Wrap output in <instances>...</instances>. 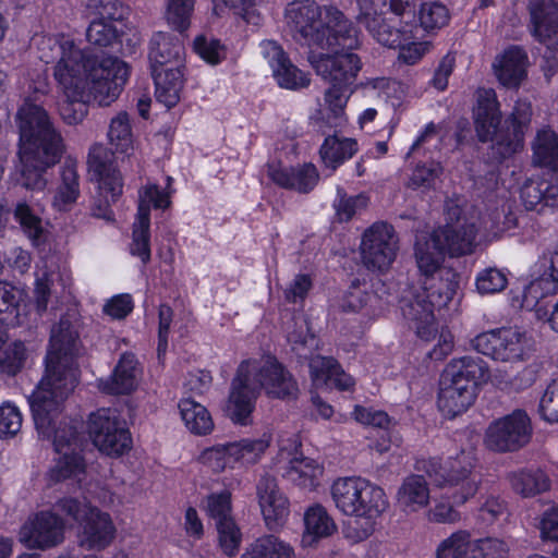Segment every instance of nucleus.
<instances>
[{
    "label": "nucleus",
    "instance_id": "41",
    "mask_svg": "<svg viewBox=\"0 0 558 558\" xmlns=\"http://www.w3.org/2000/svg\"><path fill=\"white\" fill-rule=\"evenodd\" d=\"M356 151L355 140L331 135L325 138L319 154L324 165L333 171L345 160L352 158Z\"/></svg>",
    "mask_w": 558,
    "mask_h": 558
},
{
    "label": "nucleus",
    "instance_id": "1",
    "mask_svg": "<svg viewBox=\"0 0 558 558\" xmlns=\"http://www.w3.org/2000/svg\"><path fill=\"white\" fill-rule=\"evenodd\" d=\"M75 340L76 333L68 319H61L51 329L46 374L28 398L38 434L52 439L54 450L60 456L51 470V477L57 482L78 477L85 469L81 456L86 441L83 423L71 422L54 426L63 401L77 384Z\"/></svg>",
    "mask_w": 558,
    "mask_h": 558
},
{
    "label": "nucleus",
    "instance_id": "35",
    "mask_svg": "<svg viewBox=\"0 0 558 558\" xmlns=\"http://www.w3.org/2000/svg\"><path fill=\"white\" fill-rule=\"evenodd\" d=\"M445 251L450 255H464L472 253L476 236L474 225L453 226L447 225L434 231Z\"/></svg>",
    "mask_w": 558,
    "mask_h": 558
},
{
    "label": "nucleus",
    "instance_id": "45",
    "mask_svg": "<svg viewBox=\"0 0 558 558\" xmlns=\"http://www.w3.org/2000/svg\"><path fill=\"white\" fill-rule=\"evenodd\" d=\"M288 341L292 351L301 359L307 360L318 349V339L304 318L294 322V329L288 332Z\"/></svg>",
    "mask_w": 558,
    "mask_h": 558
},
{
    "label": "nucleus",
    "instance_id": "9",
    "mask_svg": "<svg viewBox=\"0 0 558 558\" xmlns=\"http://www.w3.org/2000/svg\"><path fill=\"white\" fill-rule=\"evenodd\" d=\"M88 168L98 181V193L92 206L96 218L113 221L111 204L122 195L123 181L116 165L114 154L101 144H95L88 154Z\"/></svg>",
    "mask_w": 558,
    "mask_h": 558
},
{
    "label": "nucleus",
    "instance_id": "55",
    "mask_svg": "<svg viewBox=\"0 0 558 558\" xmlns=\"http://www.w3.org/2000/svg\"><path fill=\"white\" fill-rule=\"evenodd\" d=\"M118 37L117 28L110 22L94 20L86 29V39L90 45L108 47Z\"/></svg>",
    "mask_w": 558,
    "mask_h": 558
},
{
    "label": "nucleus",
    "instance_id": "4",
    "mask_svg": "<svg viewBox=\"0 0 558 558\" xmlns=\"http://www.w3.org/2000/svg\"><path fill=\"white\" fill-rule=\"evenodd\" d=\"M320 9L313 0H292L287 4L284 19L293 39L310 49L341 46L356 49L360 45L357 29L335 7L325 9L322 22Z\"/></svg>",
    "mask_w": 558,
    "mask_h": 558
},
{
    "label": "nucleus",
    "instance_id": "36",
    "mask_svg": "<svg viewBox=\"0 0 558 558\" xmlns=\"http://www.w3.org/2000/svg\"><path fill=\"white\" fill-rule=\"evenodd\" d=\"M304 524L303 546H312L318 539L331 536L337 531L333 519L320 505H314L306 510Z\"/></svg>",
    "mask_w": 558,
    "mask_h": 558
},
{
    "label": "nucleus",
    "instance_id": "64",
    "mask_svg": "<svg viewBox=\"0 0 558 558\" xmlns=\"http://www.w3.org/2000/svg\"><path fill=\"white\" fill-rule=\"evenodd\" d=\"M22 426V415L19 409L11 403L0 407V437H12Z\"/></svg>",
    "mask_w": 558,
    "mask_h": 558
},
{
    "label": "nucleus",
    "instance_id": "17",
    "mask_svg": "<svg viewBox=\"0 0 558 558\" xmlns=\"http://www.w3.org/2000/svg\"><path fill=\"white\" fill-rule=\"evenodd\" d=\"M531 117V104L525 100H518L511 114L505 122L507 128L500 130L499 135L496 137V143L492 144V157L496 161H501L521 149Z\"/></svg>",
    "mask_w": 558,
    "mask_h": 558
},
{
    "label": "nucleus",
    "instance_id": "57",
    "mask_svg": "<svg viewBox=\"0 0 558 558\" xmlns=\"http://www.w3.org/2000/svg\"><path fill=\"white\" fill-rule=\"evenodd\" d=\"M54 509L81 525L95 507L90 506L86 499L63 497L56 502Z\"/></svg>",
    "mask_w": 558,
    "mask_h": 558
},
{
    "label": "nucleus",
    "instance_id": "25",
    "mask_svg": "<svg viewBox=\"0 0 558 558\" xmlns=\"http://www.w3.org/2000/svg\"><path fill=\"white\" fill-rule=\"evenodd\" d=\"M520 197L526 210L542 213L558 206V175L530 178L521 186Z\"/></svg>",
    "mask_w": 558,
    "mask_h": 558
},
{
    "label": "nucleus",
    "instance_id": "58",
    "mask_svg": "<svg viewBox=\"0 0 558 558\" xmlns=\"http://www.w3.org/2000/svg\"><path fill=\"white\" fill-rule=\"evenodd\" d=\"M507 275L498 268H487L476 277V289L481 294H493L502 291L507 286Z\"/></svg>",
    "mask_w": 558,
    "mask_h": 558
},
{
    "label": "nucleus",
    "instance_id": "21",
    "mask_svg": "<svg viewBox=\"0 0 558 558\" xmlns=\"http://www.w3.org/2000/svg\"><path fill=\"white\" fill-rule=\"evenodd\" d=\"M530 33L539 43L554 46L558 40V7L555 0H527Z\"/></svg>",
    "mask_w": 558,
    "mask_h": 558
},
{
    "label": "nucleus",
    "instance_id": "43",
    "mask_svg": "<svg viewBox=\"0 0 558 558\" xmlns=\"http://www.w3.org/2000/svg\"><path fill=\"white\" fill-rule=\"evenodd\" d=\"M533 160L535 163L558 168V136L551 130H541L533 142Z\"/></svg>",
    "mask_w": 558,
    "mask_h": 558
},
{
    "label": "nucleus",
    "instance_id": "16",
    "mask_svg": "<svg viewBox=\"0 0 558 558\" xmlns=\"http://www.w3.org/2000/svg\"><path fill=\"white\" fill-rule=\"evenodd\" d=\"M267 447L268 442L263 439H242L207 448L202 452L199 459L213 471L220 472L238 461L255 462Z\"/></svg>",
    "mask_w": 558,
    "mask_h": 558
},
{
    "label": "nucleus",
    "instance_id": "3",
    "mask_svg": "<svg viewBox=\"0 0 558 558\" xmlns=\"http://www.w3.org/2000/svg\"><path fill=\"white\" fill-rule=\"evenodd\" d=\"M49 90L45 73L36 72L28 83V93L16 113L20 131L19 158L21 184L29 190L46 186L44 172L59 161L63 153L61 134L56 130L46 110L36 100Z\"/></svg>",
    "mask_w": 558,
    "mask_h": 558
},
{
    "label": "nucleus",
    "instance_id": "26",
    "mask_svg": "<svg viewBox=\"0 0 558 558\" xmlns=\"http://www.w3.org/2000/svg\"><path fill=\"white\" fill-rule=\"evenodd\" d=\"M267 173L277 185L300 193H308L312 191L319 178L316 167L312 163L290 168L269 163Z\"/></svg>",
    "mask_w": 558,
    "mask_h": 558
},
{
    "label": "nucleus",
    "instance_id": "42",
    "mask_svg": "<svg viewBox=\"0 0 558 558\" xmlns=\"http://www.w3.org/2000/svg\"><path fill=\"white\" fill-rule=\"evenodd\" d=\"M179 410L185 426L196 435H206L214 428V422L208 410L193 399L180 401Z\"/></svg>",
    "mask_w": 558,
    "mask_h": 558
},
{
    "label": "nucleus",
    "instance_id": "44",
    "mask_svg": "<svg viewBox=\"0 0 558 558\" xmlns=\"http://www.w3.org/2000/svg\"><path fill=\"white\" fill-rule=\"evenodd\" d=\"M322 469L311 458H293L284 474L287 478L302 488L313 489L317 485Z\"/></svg>",
    "mask_w": 558,
    "mask_h": 558
},
{
    "label": "nucleus",
    "instance_id": "56",
    "mask_svg": "<svg viewBox=\"0 0 558 558\" xmlns=\"http://www.w3.org/2000/svg\"><path fill=\"white\" fill-rule=\"evenodd\" d=\"M441 173L442 167L439 162L417 163L410 178L409 186L412 189H430Z\"/></svg>",
    "mask_w": 558,
    "mask_h": 558
},
{
    "label": "nucleus",
    "instance_id": "2",
    "mask_svg": "<svg viewBox=\"0 0 558 558\" xmlns=\"http://www.w3.org/2000/svg\"><path fill=\"white\" fill-rule=\"evenodd\" d=\"M40 45L43 49L56 51L51 56H40L46 63L59 57L53 76L64 96L59 110L65 123H81L90 100L106 107L119 97L129 76L125 62L104 52L83 51L71 40L58 43L53 38H43Z\"/></svg>",
    "mask_w": 558,
    "mask_h": 558
},
{
    "label": "nucleus",
    "instance_id": "6",
    "mask_svg": "<svg viewBox=\"0 0 558 558\" xmlns=\"http://www.w3.org/2000/svg\"><path fill=\"white\" fill-rule=\"evenodd\" d=\"M332 53L308 52L307 60L329 87L326 89L324 100L336 120L341 119L350 96L353 94L361 60L353 49H344L341 46L325 48Z\"/></svg>",
    "mask_w": 558,
    "mask_h": 558
},
{
    "label": "nucleus",
    "instance_id": "48",
    "mask_svg": "<svg viewBox=\"0 0 558 558\" xmlns=\"http://www.w3.org/2000/svg\"><path fill=\"white\" fill-rule=\"evenodd\" d=\"M108 138L110 144L120 153H128L132 148L133 134L130 117L126 112H119L111 119Z\"/></svg>",
    "mask_w": 558,
    "mask_h": 558
},
{
    "label": "nucleus",
    "instance_id": "28",
    "mask_svg": "<svg viewBox=\"0 0 558 558\" xmlns=\"http://www.w3.org/2000/svg\"><path fill=\"white\" fill-rule=\"evenodd\" d=\"M183 58L184 46L177 36L166 32H157L151 36L148 50L151 72L182 63Z\"/></svg>",
    "mask_w": 558,
    "mask_h": 558
},
{
    "label": "nucleus",
    "instance_id": "32",
    "mask_svg": "<svg viewBox=\"0 0 558 558\" xmlns=\"http://www.w3.org/2000/svg\"><path fill=\"white\" fill-rule=\"evenodd\" d=\"M151 75L156 85V98L167 108L174 107L180 100L184 84L183 62L154 70Z\"/></svg>",
    "mask_w": 558,
    "mask_h": 558
},
{
    "label": "nucleus",
    "instance_id": "47",
    "mask_svg": "<svg viewBox=\"0 0 558 558\" xmlns=\"http://www.w3.org/2000/svg\"><path fill=\"white\" fill-rule=\"evenodd\" d=\"M195 0H167L166 21L175 31L183 33L191 24Z\"/></svg>",
    "mask_w": 558,
    "mask_h": 558
},
{
    "label": "nucleus",
    "instance_id": "5",
    "mask_svg": "<svg viewBox=\"0 0 558 558\" xmlns=\"http://www.w3.org/2000/svg\"><path fill=\"white\" fill-rule=\"evenodd\" d=\"M331 496L342 513L354 517L344 525V536L353 543L369 537L386 508L384 490L364 478L344 477L332 484Z\"/></svg>",
    "mask_w": 558,
    "mask_h": 558
},
{
    "label": "nucleus",
    "instance_id": "8",
    "mask_svg": "<svg viewBox=\"0 0 558 558\" xmlns=\"http://www.w3.org/2000/svg\"><path fill=\"white\" fill-rule=\"evenodd\" d=\"M474 458L470 452L461 451L442 462L438 458L420 459L415 470L423 472L438 488L452 489L456 504H464L478 489V475L474 472Z\"/></svg>",
    "mask_w": 558,
    "mask_h": 558
},
{
    "label": "nucleus",
    "instance_id": "27",
    "mask_svg": "<svg viewBox=\"0 0 558 558\" xmlns=\"http://www.w3.org/2000/svg\"><path fill=\"white\" fill-rule=\"evenodd\" d=\"M401 303L402 314L411 323L416 335L423 340H429L437 331L434 308L429 302L417 291L409 298L404 296Z\"/></svg>",
    "mask_w": 558,
    "mask_h": 558
},
{
    "label": "nucleus",
    "instance_id": "34",
    "mask_svg": "<svg viewBox=\"0 0 558 558\" xmlns=\"http://www.w3.org/2000/svg\"><path fill=\"white\" fill-rule=\"evenodd\" d=\"M429 502V488L423 475L407 476L397 493V504L404 512H416Z\"/></svg>",
    "mask_w": 558,
    "mask_h": 558
},
{
    "label": "nucleus",
    "instance_id": "23",
    "mask_svg": "<svg viewBox=\"0 0 558 558\" xmlns=\"http://www.w3.org/2000/svg\"><path fill=\"white\" fill-rule=\"evenodd\" d=\"M257 373V383L260 389L274 398L292 400L299 395V387L293 376L281 364L268 361L262 367L251 362Z\"/></svg>",
    "mask_w": 558,
    "mask_h": 558
},
{
    "label": "nucleus",
    "instance_id": "50",
    "mask_svg": "<svg viewBox=\"0 0 558 558\" xmlns=\"http://www.w3.org/2000/svg\"><path fill=\"white\" fill-rule=\"evenodd\" d=\"M418 21L425 32L433 33L448 24L449 11L439 2H424L418 10Z\"/></svg>",
    "mask_w": 558,
    "mask_h": 558
},
{
    "label": "nucleus",
    "instance_id": "29",
    "mask_svg": "<svg viewBox=\"0 0 558 558\" xmlns=\"http://www.w3.org/2000/svg\"><path fill=\"white\" fill-rule=\"evenodd\" d=\"M435 232L421 233L414 244V257L418 271L425 278L440 270L446 251Z\"/></svg>",
    "mask_w": 558,
    "mask_h": 558
},
{
    "label": "nucleus",
    "instance_id": "63",
    "mask_svg": "<svg viewBox=\"0 0 558 558\" xmlns=\"http://www.w3.org/2000/svg\"><path fill=\"white\" fill-rule=\"evenodd\" d=\"M194 51L206 62L217 64L221 61L223 48L219 40L199 35L194 40Z\"/></svg>",
    "mask_w": 558,
    "mask_h": 558
},
{
    "label": "nucleus",
    "instance_id": "59",
    "mask_svg": "<svg viewBox=\"0 0 558 558\" xmlns=\"http://www.w3.org/2000/svg\"><path fill=\"white\" fill-rule=\"evenodd\" d=\"M206 510L208 515L216 521V525L233 519L231 515V494L223 490L209 495L206 499Z\"/></svg>",
    "mask_w": 558,
    "mask_h": 558
},
{
    "label": "nucleus",
    "instance_id": "18",
    "mask_svg": "<svg viewBox=\"0 0 558 558\" xmlns=\"http://www.w3.org/2000/svg\"><path fill=\"white\" fill-rule=\"evenodd\" d=\"M21 542L32 549H48L64 539V522L56 513L41 511L21 529Z\"/></svg>",
    "mask_w": 558,
    "mask_h": 558
},
{
    "label": "nucleus",
    "instance_id": "24",
    "mask_svg": "<svg viewBox=\"0 0 558 558\" xmlns=\"http://www.w3.org/2000/svg\"><path fill=\"white\" fill-rule=\"evenodd\" d=\"M116 532V526L109 513L95 507L81 524L78 544L88 550H102L112 543Z\"/></svg>",
    "mask_w": 558,
    "mask_h": 558
},
{
    "label": "nucleus",
    "instance_id": "20",
    "mask_svg": "<svg viewBox=\"0 0 558 558\" xmlns=\"http://www.w3.org/2000/svg\"><path fill=\"white\" fill-rule=\"evenodd\" d=\"M476 106L473 109L475 131L481 142L496 143L501 129V111L496 92L481 87L475 93Z\"/></svg>",
    "mask_w": 558,
    "mask_h": 558
},
{
    "label": "nucleus",
    "instance_id": "54",
    "mask_svg": "<svg viewBox=\"0 0 558 558\" xmlns=\"http://www.w3.org/2000/svg\"><path fill=\"white\" fill-rule=\"evenodd\" d=\"M218 532L219 546L222 551L229 556H234L240 548L242 534L234 520H227L216 525Z\"/></svg>",
    "mask_w": 558,
    "mask_h": 558
},
{
    "label": "nucleus",
    "instance_id": "22",
    "mask_svg": "<svg viewBox=\"0 0 558 558\" xmlns=\"http://www.w3.org/2000/svg\"><path fill=\"white\" fill-rule=\"evenodd\" d=\"M256 494L267 527L276 530L283 523L289 513L288 499L278 488L276 478L269 474L259 478L256 485Z\"/></svg>",
    "mask_w": 558,
    "mask_h": 558
},
{
    "label": "nucleus",
    "instance_id": "33",
    "mask_svg": "<svg viewBox=\"0 0 558 558\" xmlns=\"http://www.w3.org/2000/svg\"><path fill=\"white\" fill-rule=\"evenodd\" d=\"M366 27L369 34L381 45L389 48H397L403 41L413 38L412 31L405 27L399 28L393 20L387 19L381 14L374 16L366 15L365 22L361 23Z\"/></svg>",
    "mask_w": 558,
    "mask_h": 558
},
{
    "label": "nucleus",
    "instance_id": "51",
    "mask_svg": "<svg viewBox=\"0 0 558 558\" xmlns=\"http://www.w3.org/2000/svg\"><path fill=\"white\" fill-rule=\"evenodd\" d=\"M25 361V348L22 342L7 344L0 338V372L15 375Z\"/></svg>",
    "mask_w": 558,
    "mask_h": 558
},
{
    "label": "nucleus",
    "instance_id": "10",
    "mask_svg": "<svg viewBox=\"0 0 558 558\" xmlns=\"http://www.w3.org/2000/svg\"><path fill=\"white\" fill-rule=\"evenodd\" d=\"M478 353L500 362H521L532 352L530 338L519 329H497L482 332L471 340Z\"/></svg>",
    "mask_w": 558,
    "mask_h": 558
},
{
    "label": "nucleus",
    "instance_id": "62",
    "mask_svg": "<svg viewBox=\"0 0 558 558\" xmlns=\"http://www.w3.org/2000/svg\"><path fill=\"white\" fill-rule=\"evenodd\" d=\"M308 360L311 377L316 386L326 385L331 373L339 365L335 359L322 355H312Z\"/></svg>",
    "mask_w": 558,
    "mask_h": 558
},
{
    "label": "nucleus",
    "instance_id": "12",
    "mask_svg": "<svg viewBox=\"0 0 558 558\" xmlns=\"http://www.w3.org/2000/svg\"><path fill=\"white\" fill-rule=\"evenodd\" d=\"M88 433L94 445L107 456L119 457L131 449V434L117 410L99 409L90 414Z\"/></svg>",
    "mask_w": 558,
    "mask_h": 558
},
{
    "label": "nucleus",
    "instance_id": "11",
    "mask_svg": "<svg viewBox=\"0 0 558 558\" xmlns=\"http://www.w3.org/2000/svg\"><path fill=\"white\" fill-rule=\"evenodd\" d=\"M256 369L251 361H243L231 381L230 393L223 408L225 414L234 424L250 425L255 402L260 391Z\"/></svg>",
    "mask_w": 558,
    "mask_h": 558
},
{
    "label": "nucleus",
    "instance_id": "60",
    "mask_svg": "<svg viewBox=\"0 0 558 558\" xmlns=\"http://www.w3.org/2000/svg\"><path fill=\"white\" fill-rule=\"evenodd\" d=\"M539 414L549 423H558V376L547 385L541 401Z\"/></svg>",
    "mask_w": 558,
    "mask_h": 558
},
{
    "label": "nucleus",
    "instance_id": "19",
    "mask_svg": "<svg viewBox=\"0 0 558 558\" xmlns=\"http://www.w3.org/2000/svg\"><path fill=\"white\" fill-rule=\"evenodd\" d=\"M259 47L280 87L296 90L310 85L311 80L307 74L290 61L283 49L276 41L265 40L260 43Z\"/></svg>",
    "mask_w": 558,
    "mask_h": 558
},
{
    "label": "nucleus",
    "instance_id": "49",
    "mask_svg": "<svg viewBox=\"0 0 558 558\" xmlns=\"http://www.w3.org/2000/svg\"><path fill=\"white\" fill-rule=\"evenodd\" d=\"M471 544L470 533L458 531L439 544L436 558H471Z\"/></svg>",
    "mask_w": 558,
    "mask_h": 558
},
{
    "label": "nucleus",
    "instance_id": "61",
    "mask_svg": "<svg viewBox=\"0 0 558 558\" xmlns=\"http://www.w3.org/2000/svg\"><path fill=\"white\" fill-rule=\"evenodd\" d=\"M544 258L549 264L548 268L550 272L548 277L544 275L529 286L527 292L534 294V298H537L536 294L547 284L550 286L547 288V292H554L558 289V248L549 252L548 256Z\"/></svg>",
    "mask_w": 558,
    "mask_h": 558
},
{
    "label": "nucleus",
    "instance_id": "53",
    "mask_svg": "<svg viewBox=\"0 0 558 558\" xmlns=\"http://www.w3.org/2000/svg\"><path fill=\"white\" fill-rule=\"evenodd\" d=\"M508 551L509 546L505 541L486 537L472 541L469 553L471 558H506Z\"/></svg>",
    "mask_w": 558,
    "mask_h": 558
},
{
    "label": "nucleus",
    "instance_id": "52",
    "mask_svg": "<svg viewBox=\"0 0 558 558\" xmlns=\"http://www.w3.org/2000/svg\"><path fill=\"white\" fill-rule=\"evenodd\" d=\"M367 197L363 194L348 196L342 187L337 189V198L333 202L336 217L339 221H349L360 210L366 208Z\"/></svg>",
    "mask_w": 558,
    "mask_h": 558
},
{
    "label": "nucleus",
    "instance_id": "38",
    "mask_svg": "<svg viewBox=\"0 0 558 558\" xmlns=\"http://www.w3.org/2000/svg\"><path fill=\"white\" fill-rule=\"evenodd\" d=\"M457 288L456 276L451 272H446V276L435 277L434 275L425 278L420 292L435 311L436 308L445 307L451 301Z\"/></svg>",
    "mask_w": 558,
    "mask_h": 558
},
{
    "label": "nucleus",
    "instance_id": "14",
    "mask_svg": "<svg viewBox=\"0 0 558 558\" xmlns=\"http://www.w3.org/2000/svg\"><path fill=\"white\" fill-rule=\"evenodd\" d=\"M531 435L530 417L524 411L515 410L490 423L485 434V445L496 452L517 451L530 441Z\"/></svg>",
    "mask_w": 558,
    "mask_h": 558
},
{
    "label": "nucleus",
    "instance_id": "46",
    "mask_svg": "<svg viewBox=\"0 0 558 558\" xmlns=\"http://www.w3.org/2000/svg\"><path fill=\"white\" fill-rule=\"evenodd\" d=\"M14 218L34 245H40L45 242L46 230L43 226V220L26 202H19L16 204Z\"/></svg>",
    "mask_w": 558,
    "mask_h": 558
},
{
    "label": "nucleus",
    "instance_id": "40",
    "mask_svg": "<svg viewBox=\"0 0 558 558\" xmlns=\"http://www.w3.org/2000/svg\"><path fill=\"white\" fill-rule=\"evenodd\" d=\"M241 558H295V550L289 542L267 534L255 539Z\"/></svg>",
    "mask_w": 558,
    "mask_h": 558
},
{
    "label": "nucleus",
    "instance_id": "37",
    "mask_svg": "<svg viewBox=\"0 0 558 558\" xmlns=\"http://www.w3.org/2000/svg\"><path fill=\"white\" fill-rule=\"evenodd\" d=\"M80 196V177L75 162L66 161L60 172V183L52 206L59 211H69Z\"/></svg>",
    "mask_w": 558,
    "mask_h": 558
},
{
    "label": "nucleus",
    "instance_id": "13",
    "mask_svg": "<svg viewBox=\"0 0 558 558\" xmlns=\"http://www.w3.org/2000/svg\"><path fill=\"white\" fill-rule=\"evenodd\" d=\"M360 250L363 265L369 270L383 272L397 258L399 236L391 225L377 221L364 231Z\"/></svg>",
    "mask_w": 558,
    "mask_h": 558
},
{
    "label": "nucleus",
    "instance_id": "31",
    "mask_svg": "<svg viewBox=\"0 0 558 558\" xmlns=\"http://www.w3.org/2000/svg\"><path fill=\"white\" fill-rule=\"evenodd\" d=\"M527 61V54L522 48L512 46L507 49L494 64L499 83L508 88L519 87L526 77Z\"/></svg>",
    "mask_w": 558,
    "mask_h": 558
},
{
    "label": "nucleus",
    "instance_id": "15",
    "mask_svg": "<svg viewBox=\"0 0 558 558\" xmlns=\"http://www.w3.org/2000/svg\"><path fill=\"white\" fill-rule=\"evenodd\" d=\"M150 204L155 208H167L170 205L169 196L159 190L157 185H148L140 192L136 221L133 227V242L131 253L138 256L146 264L150 259Z\"/></svg>",
    "mask_w": 558,
    "mask_h": 558
},
{
    "label": "nucleus",
    "instance_id": "7",
    "mask_svg": "<svg viewBox=\"0 0 558 558\" xmlns=\"http://www.w3.org/2000/svg\"><path fill=\"white\" fill-rule=\"evenodd\" d=\"M487 377L486 364L478 357L451 360L439 380V410L450 418L466 411L476 398L477 386Z\"/></svg>",
    "mask_w": 558,
    "mask_h": 558
},
{
    "label": "nucleus",
    "instance_id": "39",
    "mask_svg": "<svg viewBox=\"0 0 558 558\" xmlns=\"http://www.w3.org/2000/svg\"><path fill=\"white\" fill-rule=\"evenodd\" d=\"M507 480L511 488L522 497H532L549 488V478L539 469H520L509 472Z\"/></svg>",
    "mask_w": 558,
    "mask_h": 558
},
{
    "label": "nucleus",
    "instance_id": "30",
    "mask_svg": "<svg viewBox=\"0 0 558 558\" xmlns=\"http://www.w3.org/2000/svg\"><path fill=\"white\" fill-rule=\"evenodd\" d=\"M137 361L132 353H123L116 365L113 373L106 379L98 381V388L109 395H125L137 385Z\"/></svg>",
    "mask_w": 558,
    "mask_h": 558
}]
</instances>
